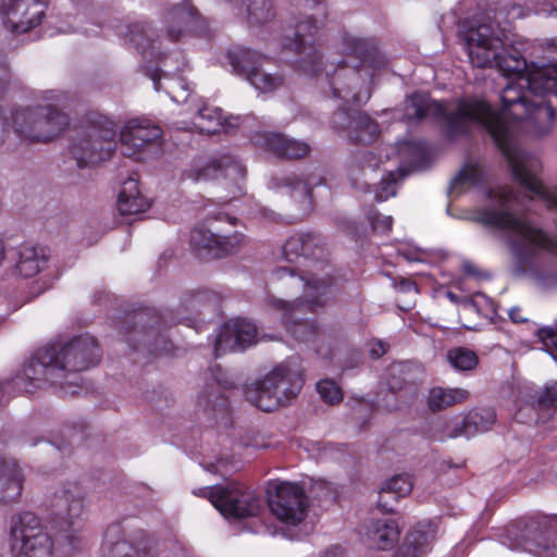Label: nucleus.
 <instances>
[{
    "mask_svg": "<svg viewBox=\"0 0 557 557\" xmlns=\"http://www.w3.org/2000/svg\"><path fill=\"white\" fill-rule=\"evenodd\" d=\"M556 86L557 62L533 66L528 75L510 79L500 95V112L476 97L458 99L449 111L424 92H414L404 102L407 121L440 120L449 138L466 134L471 126L491 135L528 196L521 198L506 186L491 188L490 203L479 212V220L508 233L516 273L527 274L544 286L557 283V188L542 183L541 160L519 146L516 131L531 99Z\"/></svg>",
    "mask_w": 557,
    "mask_h": 557,
    "instance_id": "obj_1",
    "label": "nucleus"
},
{
    "mask_svg": "<svg viewBox=\"0 0 557 557\" xmlns=\"http://www.w3.org/2000/svg\"><path fill=\"white\" fill-rule=\"evenodd\" d=\"M161 18L163 28L160 30L154 29L147 21H135L121 25L119 34L144 59L159 62L157 67L143 65V71L152 81L154 90L164 91L174 102L184 103L193 92V85L181 74L187 66L183 52L172 51L171 46L188 33L203 34L206 23L189 0L165 5Z\"/></svg>",
    "mask_w": 557,
    "mask_h": 557,
    "instance_id": "obj_2",
    "label": "nucleus"
},
{
    "mask_svg": "<svg viewBox=\"0 0 557 557\" xmlns=\"http://www.w3.org/2000/svg\"><path fill=\"white\" fill-rule=\"evenodd\" d=\"M524 16L523 8L512 4L498 7L490 4L459 24L462 40L470 63L474 67H496L510 79L528 75L533 66L557 63V38L545 45V55L540 62L528 65L525 59L513 47V35L508 28L511 20Z\"/></svg>",
    "mask_w": 557,
    "mask_h": 557,
    "instance_id": "obj_3",
    "label": "nucleus"
},
{
    "mask_svg": "<svg viewBox=\"0 0 557 557\" xmlns=\"http://www.w3.org/2000/svg\"><path fill=\"white\" fill-rule=\"evenodd\" d=\"M341 52L357 60V64L349 66L346 62H339L332 73L326 72V78L332 99L338 101L332 127L348 138V132L355 126L356 114L361 113L350 110L348 106L361 104L370 99V83L375 73L386 66V59L374 38L349 33L341 36Z\"/></svg>",
    "mask_w": 557,
    "mask_h": 557,
    "instance_id": "obj_4",
    "label": "nucleus"
},
{
    "mask_svg": "<svg viewBox=\"0 0 557 557\" xmlns=\"http://www.w3.org/2000/svg\"><path fill=\"white\" fill-rule=\"evenodd\" d=\"M100 348L89 334L75 336L69 341H58L36 350L32 359L24 366L22 372L10 382H0V392L11 386L32 393L47 383L74 385L78 376L67 381L66 373L87 370L98 363Z\"/></svg>",
    "mask_w": 557,
    "mask_h": 557,
    "instance_id": "obj_5",
    "label": "nucleus"
},
{
    "mask_svg": "<svg viewBox=\"0 0 557 557\" xmlns=\"http://www.w3.org/2000/svg\"><path fill=\"white\" fill-rule=\"evenodd\" d=\"M69 100L67 94L59 90L41 91L35 106L17 108L11 114V122L3 126L28 143H47L58 137L69 125V116L58 107Z\"/></svg>",
    "mask_w": 557,
    "mask_h": 557,
    "instance_id": "obj_6",
    "label": "nucleus"
},
{
    "mask_svg": "<svg viewBox=\"0 0 557 557\" xmlns=\"http://www.w3.org/2000/svg\"><path fill=\"white\" fill-rule=\"evenodd\" d=\"M300 7L302 11L293 18V36L285 37L283 47L297 55V71L314 76L322 65L318 42L324 27L325 4L320 0H304Z\"/></svg>",
    "mask_w": 557,
    "mask_h": 557,
    "instance_id": "obj_7",
    "label": "nucleus"
},
{
    "mask_svg": "<svg viewBox=\"0 0 557 557\" xmlns=\"http://www.w3.org/2000/svg\"><path fill=\"white\" fill-rule=\"evenodd\" d=\"M322 240L318 235L311 233H301L290 236L283 246L284 259L290 264L288 267H278L273 271V276L277 280L285 275L305 288L308 278L315 276L319 278V287L323 288L330 284L333 288H339L341 284L337 278L331 276V268L325 262L314 261V268L322 271V274L310 270L302 271L299 269L301 261L311 262V258H319L323 253L321 246Z\"/></svg>",
    "mask_w": 557,
    "mask_h": 557,
    "instance_id": "obj_8",
    "label": "nucleus"
},
{
    "mask_svg": "<svg viewBox=\"0 0 557 557\" xmlns=\"http://www.w3.org/2000/svg\"><path fill=\"white\" fill-rule=\"evenodd\" d=\"M304 386L301 372L281 363L245 389L246 399L256 408L270 412L294 399Z\"/></svg>",
    "mask_w": 557,
    "mask_h": 557,
    "instance_id": "obj_9",
    "label": "nucleus"
},
{
    "mask_svg": "<svg viewBox=\"0 0 557 557\" xmlns=\"http://www.w3.org/2000/svg\"><path fill=\"white\" fill-rule=\"evenodd\" d=\"M319 278L312 276L307 280L304 296L293 302L282 299L273 300V305L283 311L282 320L287 331L299 342H310L318 335V327L313 321L298 319L297 313L309 310L311 312L326 306L336 295L339 288H333L330 284L320 288Z\"/></svg>",
    "mask_w": 557,
    "mask_h": 557,
    "instance_id": "obj_10",
    "label": "nucleus"
},
{
    "mask_svg": "<svg viewBox=\"0 0 557 557\" xmlns=\"http://www.w3.org/2000/svg\"><path fill=\"white\" fill-rule=\"evenodd\" d=\"M116 127L112 120L98 115L79 129L70 145V153L78 168L108 159L115 150Z\"/></svg>",
    "mask_w": 557,
    "mask_h": 557,
    "instance_id": "obj_11",
    "label": "nucleus"
},
{
    "mask_svg": "<svg viewBox=\"0 0 557 557\" xmlns=\"http://www.w3.org/2000/svg\"><path fill=\"white\" fill-rule=\"evenodd\" d=\"M48 502L51 523L64 532L61 540L62 553L71 555L81 544V537L76 532L84 511L82 494L77 485L69 483L55 490Z\"/></svg>",
    "mask_w": 557,
    "mask_h": 557,
    "instance_id": "obj_12",
    "label": "nucleus"
},
{
    "mask_svg": "<svg viewBox=\"0 0 557 557\" xmlns=\"http://www.w3.org/2000/svg\"><path fill=\"white\" fill-rule=\"evenodd\" d=\"M8 547L11 557H51L53 541L40 518L25 511L10 520Z\"/></svg>",
    "mask_w": 557,
    "mask_h": 557,
    "instance_id": "obj_13",
    "label": "nucleus"
},
{
    "mask_svg": "<svg viewBox=\"0 0 557 557\" xmlns=\"http://www.w3.org/2000/svg\"><path fill=\"white\" fill-rule=\"evenodd\" d=\"M194 494L208 498L225 518L256 517L262 509V498L253 490L239 482L201 487L194 491Z\"/></svg>",
    "mask_w": 557,
    "mask_h": 557,
    "instance_id": "obj_14",
    "label": "nucleus"
},
{
    "mask_svg": "<svg viewBox=\"0 0 557 557\" xmlns=\"http://www.w3.org/2000/svg\"><path fill=\"white\" fill-rule=\"evenodd\" d=\"M227 59L235 74L244 77L259 92H272L283 86L284 77L270 73L264 65L270 59L251 49L236 46L227 51Z\"/></svg>",
    "mask_w": 557,
    "mask_h": 557,
    "instance_id": "obj_15",
    "label": "nucleus"
},
{
    "mask_svg": "<svg viewBox=\"0 0 557 557\" xmlns=\"http://www.w3.org/2000/svg\"><path fill=\"white\" fill-rule=\"evenodd\" d=\"M512 528L508 534V546L512 550H524L539 557H554L557 550V519L533 520L521 530Z\"/></svg>",
    "mask_w": 557,
    "mask_h": 557,
    "instance_id": "obj_16",
    "label": "nucleus"
},
{
    "mask_svg": "<svg viewBox=\"0 0 557 557\" xmlns=\"http://www.w3.org/2000/svg\"><path fill=\"white\" fill-rule=\"evenodd\" d=\"M162 129L153 121L135 117L125 122L120 132L122 153L134 160H145L161 145Z\"/></svg>",
    "mask_w": 557,
    "mask_h": 557,
    "instance_id": "obj_17",
    "label": "nucleus"
},
{
    "mask_svg": "<svg viewBox=\"0 0 557 557\" xmlns=\"http://www.w3.org/2000/svg\"><path fill=\"white\" fill-rule=\"evenodd\" d=\"M234 387L230 375L220 367L211 369V377L197 397V408L216 423H228L230 405L226 392Z\"/></svg>",
    "mask_w": 557,
    "mask_h": 557,
    "instance_id": "obj_18",
    "label": "nucleus"
},
{
    "mask_svg": "<svg viewBox=\"0 0 557 557\" xmlns=\"http://www.w3.org/2000/svg\"><path fill=\"white\" fill-rule=\"evenodd\" d=\"M50 0H1L0 17L12 34H25L40 26Z\"/></svg>",
    "mask_w": 557,
    "mask_h": 557,
    "instance_id": "obj_19",
    "label": "nucleus"
},
{
    "mask_svg": "<svg viewBox=\"0 0 557 557\" xmlns=\"http://www.w3.org/2000/svg\"><path fill=\"white\" fill-rule=\"evenodd\" d=\"M274 495L269 500L272 513L286 525L300 524L309 506L308 497L298 483L282 481L275 484Z\"/></svg>",
    "mask_w": 557,
    "mask_h": 557,
    "instance_id": "obj_20",
    "label": "nucleus"
},
{
    "mask_svg": "<svg viewBox=\"0 0 557 557\" xmlns=\"http://www.w3.org/2000/svg\"><path fill=\"white\" fill-rule=\"evenodd\" d=\"M495 421L496 414L492 408L474 409L461 420L451 419L436 423L432 437L441 442L460 436L469 438L488 431Z\"/></svg>",
    "mask_w": 557,
    "mask_h": 557,
    "instance_id": "obj_21",
    "label": "nucleus"
},
{
    "mask_svg": "<svg viewBox=\"0 0 557 557\" xmlns=\"http://www.w3.org/2000/svg\"><path fill=\"white\" fill-rule=\"evenodd\" d=\"M246 244V236L235 232L232 235H218L202 226L190 233V245L200 257L222 258L237 252Z\"/></svg>",
    "mask_w": 557,
    "mask_h": 557,
    "instance_id": "obj_22",
    "label": "nucleus"
},
{
    "mask_svg": "<svg viewBox=\"0 0 557 557\" xmlns=\"http://www.w3.org/2000/svg\"><path fill=\"white\" fill-rule=\"evenodd\" d=\"M258 342L257 326L245 319H232L225 322L214 342V356L219 358L230 351L243 350Z\"/></svg>",
    "mask_w": 557,
    "mask_h": 557,
    "instance_id": "obj_23",
    "label": "nucleus"
},
{
    "mask_svg": "<svg viewBox=\"0 0 557 557\" xmlns=\"http://www.w3.org/2000/svg\"><path fill=\"white\" fill-rule=\"evenodd\" d=\"M102 552L103 557H158L157 549L148 542L127 540L120 523L108 527Z\"/></svg>",
    "mask_w": 557,
    "mask_h": 557,
    "instance_id": "obj_24",
    "label": "nucleus"
},
{
    "mask_svg": "<svg viewBox=\"0 0 557 557\" xmlns=\"http://www.w3.org/2000/svg\"><path fill=\"white\" fill-rule=\"evenodd\" d=\"M245 166L232 156H223L220 159H211L196 163L187 173L194 182L216 180L224 177L235 183L245 177Z\"/></svg>",
    "mask_w": 557,
    "mask_h": 557,
    "instance_id": "obj_25",
    "label": "nucleus"
},
{
    "mask_svg": "<svg viewBox=\"0 0 557 557\" xmlns=\"http://www.w3.org/2000/svg\"><path fill=\"white\" fill-rule=\"evenodd\" d=\"M253 140L257 145H260L282 158L299 159L310 152L309 144L288 137L282 133L263 132L257 134Z\"/></svg>",
    "mask_w": 557,
    "mask_h": 557,
    "instance_id": "obj_26",
    "label": "nucleus"
},
{
    "mask_svg": "<svg viewBox=\"0 0 557 557\" xmlns=\"http://www.w3.org/2000/svg\"><path fill=\"white\" fill-rule=\"evenodd\" d=\"M48 250L38 245H21L14 257L12 272L21 277H33L45 272L48 268Z\"/></svg>",
    "mask_w": 557,
    "mask_h": 557,
    "instance_id": "obj_27",
    "label": "nucleus"
},
{
    "mask_svg": "<svg viewBox=\"0 0 557 557\" xmlns=\"http://www.w3.org/2000/svg\"><path fill=\"white\" fill-rule=\"evenodd\" d=\"M440 525L434 520H425L417 523L406 535L398 557H417L430 550L431 545L437 539Z\"/></svg>",
    "mask_w": 557,
    "mask_h": 557,
    "instance_id": "obj_28",
    "label": "nucleus"
},
{
    "mask_svg": "<svg viewBox=\"0 0 557 557\" xmlns=\"http://www.w3.org/2000/svg\"><path fill=\"white\" fill-rule=\"evenodd\" d=\"M238 116L226 117L219 107L206 104L193 119V126L200 133L215 134L221 131L230 133L238 127Z\"/></svg>",
    "mask_w": 557,
    "mask_h": 557,
    "instance_id": "obj_29",
    "label": "nucleus"
},
{
    "mask_svg": "<svg viewBox=\"0 0 557 557\" xmlns=\"http://www.w3.org/2000/svg\"><path fill=\"white\" fill-rule=\"evenodd\" d=\"M399 165V174L407 176L409 172L424 169L428 165L429 152L426 146L420 140L398 141L393 148Z\"/></svg>",
    "mask_w": 557,
    "mask_h": 557,
    "instance_id": "obj_30",
    "label": "nucleus"
},
{
    "mask_svg": "<svg viewBox=\"0 0 557 557\" xmlns=\"http://www.w3.org/2000/svg\"><path fill=\"white\" fill-rule=\"evenodd\" d=\"M23 476L13 459L0 457V502H15L22 494Z\"/></svg>",
    "mask_w": 557,
    "mask_h": 557,
    "instance_id": "obj_31",
    "label": "nucleus"
},
{
    "mask_svg": "<svg viewBox=\"0 0 557 557\" xmlns=\"http://www.w3.org/2000/svg\"><path fill=\"white\" fill-rule=\"evenodd\" d=\"M400 528L393 519H377L367 527L366 542L377 549H388L398 541Z\"/></svg>",
    "mask_w": 557,
    "mask_h": 557,
    "instance_id": "obj_32",
    "label": "nucleus"
},
{
    "mask_svg": "<svg viewBox=\"0 0 557 557\" xmlns=\"http://www.w3.org/2000/svg\"><path fill=\"white\" fill-rule=\"evenodd\" d=\"M149 201L141 195L136 178L129 177L122 184L117 197V210L123 215L137 214L149 208Z\"/></svg>",
    "mask_w": 557,
    "mask_h": 557,
    "instance_id": "obj_33",
    "label": "nucleus"
},
{
    "mask_svg": "<svg viewBox=\"0 0 557 557\" xmlns=\"http://www.w3.org/2000/svg\"><path fill=\"white\" fill-rule=\"evenodd\" d=\"M485 180V171L483 166L478 161H468L465 163L462 169L456 175V177L451 181L448 194L450 196H459L467 188L475 187L483 183Z\"/></svg>",
    "mask_w": 557,
    "mask_h": 557,
    "instance_id": "obj_34",
    "label": "nucleus"
},
{
    "mask_svg": "<svg viewBox=\"0 0 557 557\" xmlns=\"http://www.w3.org/2000/svg\"><path fill=\"white\" fill-rule=\"evenodd\" d=\"M238 14H246L250 24L261 25L273 17L270 0H227Z\"/></svg>",
    "mask_w": 557,
    "mask_h": 557,
    "instance_id": "obj_35",
    "label": "nucleus"
},
{
    "mask_svg": "<svg viewBox=\"0 0 557 557\" xmlns=\"http://www.w3.org/2000/svg\"><path fill=\"white\" fill-rule=\"evenodd\" d=\"M412 486V481L408 474L394 475L382 485L379 492L377 507L385 512H392L385 497L393 496L395 499L406 497L411 492Z\"/></svg>",
    "mask_w": 557,
    "mask_h": 557,
    "instance_id": "obj_36",
    "label": "nucleus"
},
{
    "mask_svg": "<svg viewBox=\"0 0 557 557\" xmlns=\"http://www.w3.org/2000/svg\"><path fill=\"white\" fill-rule=\"evenodd\" d=\"M469 393L462 388L433 387L428 395V406L432 411H441L466 401Z\"/></svg>",
    "mask_w": 557,
    "mask_h": 557,
    "instance_id": "obj_37",
    "label": "nucleus"
},
{
    "mask_svg": "<svg viewBox=\"0 0 557 557\" xmlns=\"http://www.w3.org/2000/svg\"><path fill=\"white\" fill-rule=\"evenodd\" d=\"M380 133L379 124L364 113H357L355 126L348 132V140L368 145L375 140Z\"/></svg>",
    "mask_w": 557,
    "mask_h": 557,
    "instance_id": "obj_38",
    "label": "nucleus"
},
{
    "mask_svg": "<svg viewBox=\"0 0 557 557\" xmlns=\"http://www.w3.org/2000/svg\"><path fill=\"white\" fill-rule=\"evenodd\" d=\"M462 311L465 314L472 312L487 319H493L498 314V309L494 301L484 294H475L472 298H462Z\"/></svg>",
    "mask_w": 557,
    "mask_h": 557,
    "instance_id": "obj_39",
    "label": "nucleus"
},
{
    "mask_svg": "<svg viewBox=\"0 0 557 557\" xmlns=\"http://www.w3.org/2000/svg\"><path fill=\"white\" fill-rule=\"evenodd\" d=\"M284 185L290 188L293 196L299 194L302 198H311V190L314 186L321 185V176L310 174L306 178L296 174L287 175L283 178Z\"/></svg>",
    "mask_w": 557,
    "mask_h": 557,
    "instance_id": "obj_40",
    "label": "nucleus"
},
{
    "mask_svg": "<svg viewBox=\"0 0 557 557\" xmlns=\"http://www.w3.org/2000/svg\"><path fill=\"white\" fill-rule=\"evenodd\" d=\"M449 364L458 371L472 370L478 364V357L473 350L456 347L447 352Z\"/></svg>",
    "mask_w": 557,
    "mask_h": 557,
    "instance_id": "obj_41",
    "label": "nucleus"
},
{
    "mask_svg": "<svg viewBox=\"0 0 557 557\" xmlns=\"http://www.w3.org/2000/svg\"><path fill=\"white\" fill-rule=\"evenodd\" d=\"M520 394H522L523 401L530 407L535 404L549 407L557 400V387L554 386L542 392L534 389L532 386H524Z\"/></svg>",
    "mask_w": 557,
    "mask_h": 557,
    "instance_id": "obj_42",
    "label": "nucleus"
},
{
    "mask_svg": "<svg viewBox=\"0 0 557 557\" xmlns=\"http://www.w3.org/2000/svg\"><path fill=\"white\" fill-rule=\"evenodd\" d=\"M144 337L145 346L150 355H169L173 350L171 341L164 334L157 333L152 327L145 332Z\"/></svg>",
    "mask_w": 557,
    "mask_h": 557,
    "instance_id": "obj_43",
    "label": "nucleus"
},
{
    "mask_svg": "<svg viewBox=\"0 0 557 557\" xmlns=\"http://www.w3.org/2000/svg\"><path fill=\"white\" fill-rule=\"evenodd\" d=\"M405 177L403 174L396 171H387L386 174L382 177L380 185L376 186L373 190L374 199L376 201H385L389 197L396 195V186L400 178Z\"/></svg>",
    "mask_w": 557,
    "mask_h": 557,
    "instance_id": "obj_44",
    "label": "nucleus"
},
{
    "mask_svg": "<svg viewBox=\"0 0 557 557\" xmlns=\"http://www.w3.org/2000/svg\"><path fill=\"white\" fill-rule=\"evenodd\" d=\"M317 392L320 397L330 405L341 403L344 397L342 388L333 380L329 379L321 380L317 383Z\"/></svg>",
    "mask_w": 557,
    "mask_h": 557,
    "instance_id": "obj_45",
    "label": "nucleus"
},
{
    "mask_svg": "<svg viewBox=\"0 0 557 557\" xmlns=\"http://www.w3.org/2000/svg\"><path fill=\"white\" fill-rule=\"evenodd\" d=\"M537 336L548 354L557 361V331L552 326L541 327L537 331Z\"/></svg>",
    "mask_w": 557,
    "mask_h": 557,
    "instance_id": "obj_46",
    "label": "nucleus"
},
{
    "mask_svg": "<svg viewBox=\"0 0 557 557\" xmlns=\"http://www.w3.org/2000/svg\"><path fill=\"white\" fill-rule=\"evenodd\" d=\"M397 253L409 262H423L426 258V250L413 246L410 243H400L397 246Z\"/></svg>",
    "mask_w": 557,
    "mask_h": 557,
    "instance_id": "obj_47",
    "label": "nucleus"
},
{
    "mask_svg": "<svg viewBox=\"0 0 557 557\" xmlns=\"http://www.w3.org/2000/svg\"><path fill=\"white\" fill-rule=\"evenodd\" d=\"M401 389V382H389L388 389L384 393L382 398L377 399V406L387 411L397 409V395L396 391Z\"/></svg>",
    "mask_w": 557,
    "mask_h": 557,
    "instance_id": "obj_48",
    "label": "nucleus"
},
{
    "mask_svg": "<svg viewBox=\"0 0 557 557\" xmlns=\"http://www.w3.org/2000/svg\"><path fill=\"white\" fill-rule=\"evenodd\" d=\"M369 222L374 232L386 233L392 228L393 218L391 215H382L379 212H373L369 215Z\"/></svg>",
    "mask_w": 557,
    "mask_h": 557,
    "instance_id": "obj_49",
    "label": "nucleus"
},
{
    "mask_svg": "<svg viewBox=\"0 0 557 557\" xmlns=\"http://www.w3.org/2000/svg\"><path fill=\"white\" fill-rule=\"evenodd\" d=\"M86 14L77 13L73 17V23L61 25L58 27L60 33H72V32H83L86 34L92 33L94 30L86 26Z\"/></svg>",
    "mask_w": 557,
    "mask_h": 557,
    "instance_id": "obj_50",
    "label": "nucleus"
},
{
    "mask_svg": "<svg viewBox=\"0 0 557 557\" xmlns=\"http://www.w3.org/2000/svg\"><path fill=\"white\" fill-rule=\"evenodd\" d=\"M407 368L406 363H394L388 367L385 374L386 385L389 382H401V388L405 385L406 379L403 376Z\"/></svg>",
    "mask_w": 557,
    "mask_h": 557,
    "instance_id": "obj_51",
    "label": "nucleus"
},
{
    "mask_svg": "<svg viewBox=\"0 0 557 557\" xmlns=\"http://www.w3.org/2000/svg\"><path fill=\"white\" fill-rule=\"evenodd\" d=\"M354 158L357 164L362 168V170H374L377 166L376 158L371 151H362L356 154Z\"/></svg>",
    "mask_w": 557,
    "mask_h": 557,
    "instance_id": "obj_52",
    "label": "nucleus"
},
{
    "mask_svg": "<svg viewBox=\"0 0 557 557\" xmlns=\"http://www.w3.org/2000/svg\"><path fill=\"white\" fill-rule=\"evenodd\" d=\"M534 11L536 14H547L557 17V5L555 0H535Z\"/></svg>",
    "mask_w": 557,
    "mask_h": 557,
    "instance_id": "obj_53",
    "label": "nucleus"
},
{
    "mask_svg": "<svg viewBox=\"0 0 557 557\" xmlns=\"http://www.w3.org/2000/svg\"><path fill=\"white\" fill-rule=\"evenodd\" d=\"M386 352V346L382 341H374L370 344V355L380 358Z\"/></svg>",
    "mask_w": 557,
    "mask_h": 557,
    "instance_id": "obj_54",
    "label": "nucleus"
},
{
    "mask_svg": "<svg viewBox=\"0 0 557 557\" xmlns=\"http://www.w3.org/2000/svg\"><path fill=\"white\" fill-rule=\"evenodd\" d=\"M398 288H399L400 292H404V293H410V292H413L414 294L418 293L417 284L414 282H412V281H409V280H403L399 283Z\"/></svg>",
    "mask_w": 557,
    "mask_h": 557,
    "instance_id": "obj_55",
    "label": "nucleus"
},
{
    "mask_svg": "<svg viewBox=\"0 0 557 557\" xmlns=\"http://www.w3.org/2000/svg\"><path fill=\"white\" fill-rule=\"evenodd\" d=\"M507 312L510 320L515 323H521L527 321V319L522 317L521 309L519 307H512Z\"/></svg>",
    "mask_w": 557,
    "mask_h": 557,
    "instance_id": "obj_56",
    "label": "nucleus"
},
{
    "mask_svg": "<svg viewBox=\"0 0 557 557\" xmlns=\"http://www.w3.org/2000/svg\"><path fill=\"white\" fill-rule=\"evenodd\" d=\"M54 276L50 275V274H45L42 277H40V281H42V284L41 286L39 287L38 292L36 293V295H39L41 294L42 292L49 289L52 285H53V282H54Z\"/></svg>",
    "mask_w": 557,
    "mask_h": 557,
    "instance_id": "obj_57",
    "label": "nucleus"
},
{
    "mask_svg": "<svg viewBox=\"0 0 557 557\" xmlns=\"http://www.w3.org/2000/svg\"><path fill=\"white\" fill-rule=\"evenodd\" d=\"M463 269H465V272L469 275H473V276L478 275L475 267L469 262L463 264Z\"/></svg>",
    "mask_w": 557,
    "mask_h": 557,
    "instance_id": "obj_58",
    "label": "nucleus"
},
{
    "mask_svg": "<svg viewBox=\"0 0 557 557\" xmlns=\"http://www.w3.org/2000/svg\"><path fill=\"white\" fill-rule=\"evenodd\" d=\"M216 220H227L231 224H235L236 218L230 216L226 213L220 212L216 218Z\"/></svg>",
    "mask_w": 557,
    "mask_h": 557,
    "instance_id": "obj_59",
    "label": "nucleus"
},
{
    "mask_svg": "<svg viewBox=\"0 0 557 557\" xmlns=\"http://www.w3.org/2000/svg\"><path fill=\"white\" fill-rule=\"evenodd\" d=\"M447 297L449 298V300H451L453 302H456V304H458V302L461 304V301H462V299L460 300L459 297L451 292L447 293Z\"/></svg>",
    "mask_w": 557,
    "mask_h": 557,
    "instance_id": "obj_60",
    "label": "nucleus"
},
{
    "mask_svg": "<svg viewBox=\"0 0 557 557\" xmlns=\"http://www.w3.org/2000/svg\"><path fill=\"white\" fill-rule=\"evenodd\" d=\"M385 500L388 503V506L393 508V504L396 503L398 499H395L393 496H386ZM394 509H392L393 511Z\"/></svg>",
    "mask_w": 557,
    "mask_h": 557,
    "instance_id": "obj_61",
    "label": "nucleus"
},
{
    "mask_svg": "<svg viewBox=\"0 0 557 557\" xmlns=\"http://www.w3.org/2000/svg\"><path fill=\"white\" fill-rule=\"evenodd\" d=\"M330 555H335V549L327 550L323 557H329Z\"/></svg>",
    "mask_w": 557,
    "mask_h": 557,
    "instance_id": "obj_62",
    "label": "nucleus"
},
{
    "mask_svg": "<svg viewBox=\"0 0 557 557\" xmlns=\"http://www.w3.org/2000/svg\"><path fill=\"white\" fill-rule=\"evenodd\" d=\"M520 412H521V408H520V409H519V411L515 414V418H516V419H518L519 421H521V420L519 419V414H520Z\"/></svg>",
    "mask_w": 557,
    "mask_h": 557,
    "instance_id": "obj_63",
    "label": "nucleus"
},
{
    "mask_svg": "<svg viewBox=\"0 0 557 557\" xmlns=\"http://www.w3.org/2000/svg\"><path fill=\"white\" fill-rule=\"evenodd\" d=\"M366 191H368V193L372 191L371 186L367 185Z\"/></svg>",
    "mask_w": 557,
    "mask_h": 557,
    "instance_id": "obj_64",
    "label": "nucleus"
}]
</instances>
